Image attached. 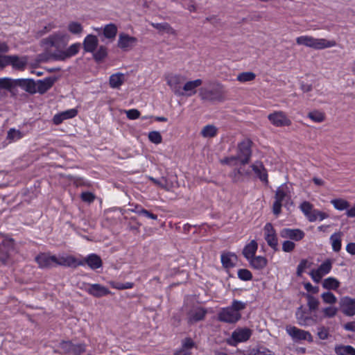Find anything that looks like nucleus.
<instances>
[{
    "label": "nucleus",
    "instance_id": "nucleus-43",
    "mask_svg": "<svg viewBox=\"0 0 355 355\" xmlns=\"http://www.w3.org/2000/svg\"><path fill=\"white\" fill-rule=\"evenodd\" d=\"M307 299V306L311 311H315L318 309L320 302L318 299L311 295L307 294L306 295Z\"/></svg>",
    "mask_w": 355,
    "mask_h": 355
},
{
    "label": "nucleus",
    "instance_id": "nucleus-12",
    "mask_svg": "<svg viewBox=\"0 0 355 355\" xmlns=\"http://www.w3.org/2000/svg\"><path fill=\"white\" fill-rule=\"evenodd\" d=\"M60 347L64 354L69 355H80L85 352L84 344H73L71 341H62Z\"/></svg>",
    "mask_w": 355,
    "mask_h": 355
},
{
    "label": "nucleus",
    "instance_id": "nucleus-51",
    "mask_svg": "<svg viewBox=\"0 0 355 355\" xmlns=\"http://www.w3.org/2000/svg\"><path fill=\"white\" fill-rule=\"evenodd\" d=\"M149 140L155 144H159L162 141L161 134L157 131H152L148 134Z\"/></svg>",
    "mask_w": 355,
    "mask_h": 355
},
{
    "label": "nucleus",
    "instance_id": "nucleus-27",
    "mask_svg": "<svg viewBox=\"0 0 355 355\" xmlns=\"http://www.w3.org/2000/svg\"><path fill=\"white\" fill-rule=\"evenodd\" d=\"M207 311L202 308H197L191 310L188 315L189 322L194 323L204 319Z\"/></svg>",
    "mask_w": 355,
    "mask_h": 355
},
{
    "label": "nucleus",
    "instance_id": "nucleus-63",
    "mask_svg": "<svg viewBox=\"0 0 355 355\" xmlns=\"http://www.w3.org/2000/svg\"><path fill=\"white\" fill-rule=\"evenodd\" d=\"M193 346L194 342L191 338H187L183 340L181 349L191 351Z\"/></svg>",
    "mask_w": 355,
    "mask_h": 355
},
{
    "label": "nucleus",
    "instance_id": "nucleus-9",
    "mask_svg": "<svg viewBox=\"0 0 355 355\" xmlns=\"http://www.w3.org/2000/svg\"><path fill=\"white\" fill-rule=\"evenodd\" d=\"M268 119L275 127H284L291 125V119L283 111H274L268 115Z\"/></svg>",
    "mask_w": 355,
    "mask_h": 355
},
{
    "label": "nucleus",
    "instance_id": "nucleus-62",
    "mask_svg": "<svg viewBox=\"0 0 355 355\" xmlns=\"http://www.w3.org/2000/svg\"><path fill=\"white\" fill-rule=\"evenodd\" d=\"M125 112L127 117L131 120L137 119L140 116V112L136 109L126 110Z\"/></svg>",
    "mask_w": 355,
    "mask_h": 355
},
{
    "label": "nucleus",
    "instance_id": "nucleus-48",
    "mask_svg": "<svg viewBox=\"0 0 355 355\" xmlns=\"http://www.w3.org/2000/svg\"><path fill=\"white\" fill-rule=\"evenodd\" d=\"M322 300L324 303L329 304H334L337 302V298L331 292H325L321 295Z\"/></svg>",
    "mask_w": 355,
    "mask_h": 355
},
{
    "label": "nucleus",
    "instance_id": "nucleus-26",
    "mask_svg": "<svg viewBox=\"0 0 355 355\" xmlns=\"http://www.w3.org/2000/svg\"><path fill=\"white\" fill-rule=\"evenodd\" d=\"M295 315L298 324L301 326L309 325L310 322L313 321L312 318L306 314V311L302 306H300L297 309Z\"/></svg>",
    "mask_w": 355,
    "mask_h": 355
},
{
    "label": "nucleus",
    "instance_id": "nucleus-41",
    "mask_svg": "<svg viewBox=\"0 0 355 355\" xmlns=\"http://www.w3.org/2000/svg\"><path fill=\"white\" fill-rule=\"evenodd\" d=\"M256 75L254 73L251 71H245L240 73L237 77L236 80L241 83H245L252 81L255 79Z\"/></svg>",
    "mask_w": 355,
    "mask_h": 355
},
{
    "label": "nucleus",
    "instance_id": "nucleus-16",
    "mask_svg": "<svg viewBox=\"0 0 355 355\" xmlns=\"http://www.w3.org/2000/svg\"><path fill=\"white\" fill-rule=\"evenodd\" d=\"M340 306L343 313L347 316L355 315V299L344 297L340 300Z\"/></svg>",
    "mask_w": 355,
    "mask_h": 355
},
{
    "label": "nucleus",
    "instance_id": "nucleus-59",
    "mask_svg": "<svg viewBox=\"0 0 355 355\" xmlns=\"http://www.w3.org/2000/svg\"><path fill=\"white\" fill-rule=\"evenodd\" d=\"M110 284L114 288L119 289V290H123V289H128L131 288L133 286V283L132 282H126L125 284L122 283H115V282H110Z\"/></svg>",
    "mask_w": 355,
    "mask_h": 355
},
{
    "label": "nucleus",
    "instance_id": "nucleus-47",
    "mask_svg": "<svg viewBox=\"0 0 355 355\" xmlns=\"http://www.w3.org/2000/svg\"><path fill=\"white\" fill-rule=\"evenodd\" d=\"M23 137V134L19 130L11 128L8 132L7 139L10 141H16L20 139Z\"/></svg>",
    "mask_w": 355,
    "mask_h": 355
},
{
    "label": "nucleus",
    "instance_id": "nucleus-13",
    "mask_svg": "<svg viewBox=\"0 0 355 355\" xmlns=\"http://www.w3.org/2000/svg\"><path fill=\"white\" fill-rule=\"evenodd\" d=\"M137 42V37L121 33L119 35L117 46L123 51H128L136 46Z\"/></svg>",
    "mask_w": 355,
    "mask_h": 355
},
{
    "label": "nucleus",
    "instance_id": "nucleus-33",
    "mask_svg": "<svg viewBox=\"0 0 355 355\" xmlns=\"http://www.w3.org/2000/svg\"><path fill=\"white\" fill-rule=\"evenodd\" d=\"M118 31L117 26L114 24H107L103 28L104 36L110 40H114Z\"/></svg>",
    "mask_w": 355,
    "mask_h": 355
},
{
    "label": "nucleus",
    "instance_id": "nucleus-32",
    "mask_svg": "<svg viewBox=\"0 0 355 355\" xmlns=\"http://www.w3.org/2000/svg\"><path fill=\"white\" fill-rule=\"evenodd\" d=\"M124 74L116 73L110 77V85L112 88H119L124 83Z\"/></svg>",
    "mask_w": 355,
    "mask_h": 355
},
{
    "label": "nucleus",
    "instance_id": "nucleus-10",
    "mask_svg": "<svg viewBox=\"0 0 355 355\" xmlns=\"http://www.w3.org/2000/svg\"><path fill=\"white\" fill-rule=\"evenodd\" d=\"M166 80L167 85L171 87L175 95H184V92L182 89V85L185 80V78L183 76L180 75L171 74L166 76Z\"/></svg>",
    "mask_w": 355,
    "mask_h": 355
},
{
    "label": "nucleus",
    "instance_id": "nucleus-38",
    "mask_svg": "<svg viewBox=\"0 0 355 355\" xmlns=\"http://www.w3.org/2000/svg\"><path fill=\"white\" fill-rule=\"evenodd\" d=\"M331 203L335 209L340 211L350 209L349 202L343 198L333 199L331 200Z\"/></svg>",
    "mask_w": 355,
    "mask_h": 355
},
{
    "label": "nucleus",
    "instance_id": "nucleus-17",
    "mask_svg": "<svg viewBox=\"0 0 355 355\" xmlns=\"http://www.w3.org/2000/svg\"><path fill=\"white\" fill-rule=\"evenodd\" d=\"M40 268H50L55 266V255H50L47 253H40L35 258Z\"/></svg>",
    "mask_w": 355,
    "mask_h": 355
},
{
    "label": "nucleus",
    "instance_id": "nucleus-20",
    "mask_svg": "<svg viewBox=\"0 0 355 355\" xmlns=\"http://www.w3.org/2000/svg\"><path fill=\"white\" fill-rule=\"evenodd\" d=\"M252 171L256 176L263 182L267 184L268 173L262 162L257 161L251 165Z\"/></svg>",
    "mask_w": 355,
    "mask_h": 355
},
{
    "label": "nucleus",
    "instance_id": "nucleus-18",
    "mask_svg": "<svg viewBox=\"0 0 355 355\" xmlns=\"http://www.w3.org/2000/svg\"><path fill=\"white\" fill-rule=\"evenodd\" d=\"M86 291L91 295L95 297H102L111 293L110 290L101 284H90Z\"/></svg>",
    "mask_w": 355,
    "mask_h": 355
},
{
    "label": "nucleus",
    "instance_id": "nucleus-55",
    "mask_svg": "<svg viewBox=\"0 0 355 355\" xmlns=\"http://www.w3.org/2000/svg\"><path fill=\"white\" fill-rule=\"evenodd\" d=\"M247 355H273V353L268 349L260 348L250 350Z\"/></svg>",
    "mask_w": 355,
    "mask_h": 355
},
{
    "label": "nucleus",
    "instance_id": "nucleus-14",
    "mask_svg": "<svg viewBox=\"0 0 355 355\" xmlns=\"http://www.w3.org/2000/svg\"><path fill=\"white\" fill-rule=\"evenodd\" d=\"M55 266H61L64 267L76 268L79 266H83V261H79L72 255H59L55 256Z\"/></svg>",
    "mask_w": 355,
    "mask_h": 355
},
{
    "label": "nucleus",
    "instance_id": "nucleus-52",
    "mask_svg": "<svg viewBox=\"0 0 355 355\" xmlns=\"http://www.w3.org/2000/svg\"><path fill=\"white\" fill-rule=\"evenodd\" d=\"M107 49L101 46L98 51L94 53V58L97 61H101L107 56Z\"/></svg>",
    "mask_w": 355,
    "mask_h": 355
},
{
    "label": "nucleus",
    "instance_id": "nucleus-11",
    "mask_svg": "<svg viewBox=\"0 0 355 355\" xmlns=\"http://www.w3.org/2000/svg\"><path fill=\"white\" fill-rule=\"evenodd\" d=\"M333 261L331 259L325 260L318 269L312 270L310 275L315 283H319L322 277L328 274L332 268Z\"/></svg>",
    "mask_w": 355,
    "mask_h": 355
},
{
    "label": "nucleus",
    "instance_id": "nucleus-39",
    "mask_svg": "<svg viewBox=\"0 0 355 355\" xmlns=\"http://www.w3.org/2000/svg\"><path fill=\"white\" fill-rule=\"evenodd\" d=\"M218 129L214 125H207L201 130V135L204 137H214L217 134Z\"/></svg>",
    "mask_w": 355,
    "mask_h": 355
},
{
    "label": "nucleus",
    "instance_id": "nucleus-44",
    "mask_svg": "<svg viewBox=\"0 0 355 355\" xmlns=\"http://www.w3.org/2000/svg\"><path fill=\"white\" fill-rule=\"evenodd\" d=\"M308 117L317 123L322 122L325 119L324 114L317 110L310 112L308 114Z\"/></svg>",
    "mask_w": 355,
    "mask_h": 355
},
{
    "label": "nucleus",
    "instance_id": "nucleus-36",
    "mask_svg": "<svg viewBox=\"0 0 355 355\" xmlns=\"http://www.w3.org/2000/svg\"><path fill=\"white\" fill-rule=\"evenodd\" d=\"M341 232H336L330 237L332 249L334 252H339L341 249Z\"/></svg>",
    "mask_w": 355,
    "mask_h": 355
},
{
    "label": "nucleus",
    "instance_id": "nucleus-25",
    "mask_svg": "<svg viewBox=\"0 0 355 355\" xmlns=\"http://www.w3.org/2000/svg\"><path fill=\"white\" fill-rule=\"evenodd\" d=\"M98 44V40L96 35H88L84 40L83 47L87 52H94Z\"/></svg>",
    "mask_w": 355,
    "mask_h": 355
},
{
    "label": "nucleus",
    "instance_id": "nucleus-56",
    "mask_svg": "<svg viewBox=\"0 0 355 355\" xmlns=\"http://www.w3.org/2000/svg\"><path fill=\"white\" fill-rule=\"evenodd\" d=\"M265 239L269 246L275 250H277L278 243L276 234L265 236Z\"/></svg>",
    "mask_w": 355,
    "mask_h": 355
},
{
    "label": "nucleus",
    "instance_id": "nucleus-45",
    "mask_svg": "<svg viewBox=\"0 0 355 355\" xmlns=\"http://www.w3.org/2000/svg\"><path fill=\"white\" fill-rule=\"evenodd\" d=\"M328 217L329 215L327 214L320 211L318 209H314L312 214L309 216V220L310 222H314L318 219H319L320 220H322Z\"/></svg>",
    "mask_w": 355,
    "mask_h": 355
},
{
    "label": "nucleus",
    "instance_id": "nucleus-64",
    "mask_svg": "<svg viewBox=\"0 0 355 355\" xmlns=\"http://www.w3.org/2000/svg\"><path fill=\"white\" fill-rule=\"evenodd\" d=\"M295 243L291 241H285L282 244V250L286 252H290L295 248Z\"/></svg>",
    "mask_w": 355,
    "mask_h": 355
},
{
    "label": "nucleus",
    "instance_id": "nucleus-21",
    "mask_svg": "<svg viewBox=\"0 0 355 355\" xmlns=\"http://www.w3.org/2000/svg\"><path fill=\"white\" fill-rule=\"evenodd\" d=\"M79 261H83L84 265L87 264L92 270H96L103 266L102 259L96 254H91Z\"/></svg>",
    "mask_w": 355,
    "mask_h": 355
},
{
    "label": "nucleus",
    "instance_id": "nucleus-30",
    "mask_svg": "<svg viewBox=\"0 0 355 355\" xmlns=\"http://www.w3.org/2000/svg\"><path fill=\"white\" fill-rule=\"evenodd\" d=\"M248 261L252 268L259 270L263 269L268 263L266 258L262 256H255Z\"/></svg>",
    "mask_w": 355,
    "mask_h": 355
},
{
    "label": "nucleus",
    "instance_id": "nucleus-60",
    "mask_svg": "<svg viewBox=\"0 0 355 355\" xmlns=\"http://www.w3.org/2000/svg\"><path fill=\"white\" fill-rule=\"evenodd\" d=\"M329 329L321 326L318 328V336L321 340H325L329 338Z\"/></svg>",
    "mask_w": 355,
    "mask_h": 355
},
{
    "label": "nucleus",
    "instance_id": "nucleus-31",
    "mask_svg": "<svg viewBox=\"0 0 355 355\" xmlns=\"http://www.w3.org/2000/svg\"><path fill=\"white\" fill-rule=\"evenodd\" d=\"M150 25L161 33H168V34L172 35H177L176 31L175 29H173V28L168 23H166V22H164V23L151 22Z\"/></svg>",
    "mask_w": 355,
    "mask_h": 355
},
{
    "label": "nucleus",
    "instance_id": "nucleus-42",
    "mask_svg": "<svg viewBox=\"0 0 355 355\" xmlns=\"http://www.w3.org/2000/svg\"><path fill=\"white\" fill-rule=\"evenodd\" d=\"M15 86H17L16 80H12L10 78H0L1 89H10Z\"/></svg>",
    "mask_w": 355,
    "mask_h": 355
},
{
    "label": "nucleus",
    "instance_id": "nucleus-22",
    "mask_svg": "<svg viewBox=\"0 0 355 355\" xmlns=\"http://www.w3.org/2000/svg\"><path fill=\"white\" fill-rule=\"evenodd\" d=\"M202 83L201 79L190 80L184 83L182 87V91L186 96H191L196 93V88L200 87Z\"/></svg>",
    "mask_w": 355,
    "mask_h": 355
},
{
    "label": "nucleus",
    "instance_id": "nucleus-19",
    "mask_svg": "<svg viewBox=\"0 0 355 355\" xmlns=\"http://www.w3.org/2000/svg\"><path fill=\"white\" fill-rule=\"evenodd\" d=\"M279 234L284 239H290L296 241L302 239L304 236V232L299 229L284 228Z\"/></svg>",
    "mask_w": 355,
    "mask_h": 355
},
{
    "label": "nucleus",
    "instance_id": "nucleus-4",
    "mask_svg": "<svg viewBox=\"0 0 355 355\" xmlns=\"http://www.w3.org/2000/svg\"><path fill=\"white\" fill-rule=\"evenodd\" d=\"M296 43L316 50L334 47L336 45L334 40H328L324 38H315L309 35H302L296 38Z\"/></svg>",
    "mask_w": 355,
    "mask_h": 355
},
{
    "label": "nucleus",
    "instance_id": "nucleus-29",
    "mask_svg": "<svg viewBox=\"0 0 355 355\" xmlns=\"http://www.w3.org/2000/svg\"><path fill=\"white\" fill-rule=\"evenodd\" d=\"M148 179L155 185L168 191L173 187V182L170 181L166 177H162L160 179H156L153 177H148Z\"/></svg>",
    "mask_w": 355,
    "mask_h": 355
},
{
    "label": "nucleus",
    "instance_id": "nucleus-2",
    "mask_svg": "<svg viewBox=\"0 0 355 355\" xmlns=\"http://www.w3.org/2000/svg\"><path fill=\"white\" fill-rule=\"evenodd\" d=\"M227 91L223 85L218 81L209 83V87H202L198 90V96L203 101L223 102L226 100Z\"/></svg>",
    "mask_w": 355,
    "mask_h": 355
},
{
    "label": "nucleus",
    "instance_id": "nucleus-54",
    "mask_svg": "<svg viewBox=\"0 0 355 355\" xmlns=\"http://www.w3.org/2000/svg\"><path fill=\"white\" fill-rule=\"evenodd\" d=\"M324 318H333L338 313V309L335 306H328L322 309Z\"/></svg>",
    "mask_w": 355,
    "mask_h": 355
},
{
    "label": "nucleus",
    "instance_id": "nucleus-3",
    "mask_svg": "<svg viewBox=\"0 0 355 355\" xmlns=\"http://www.w3.org/2000/svg\"><path fill=\"white\" fill-rule=\"evenodd\" d=\"M245 303L234 300L231 306L221 309L218 313V319L219 321L226 323H236L241 318L240 311L245 309Z\"/></svg>",
    "mask_w": 355,
    "mask_h": 355
},
{
    "label": "nucleus",
    "instance_id": "nucleus-37",
    "mask_svg": "<svg viewBox=\"0 0 355 355\" xmlns=\"http://www.w3.org/2000/svg\"><path fill=\"white\" fill-rule=\"evenodd\" d=\"M67 30L73 35H79L83 32V26L78 21H69L67 25Z\"/></svg>",
    "mask_w": 355,
    "mask_h": 355
},
{
    "label": "nucleus",
    "instance_id": "nucleus-40",
    "mask_svg": "<svg viewBox=\"0 0 355 355\" xmlns=\"http://www.w3.org/2000/svg\"><path fill=\"white\" fill-rule=\"evenodd\" d=\"M340 286V282L334 277H328L322 282V286L326 289L336 290Z\"/></svg>",
    "mask_w": 355,
    "mask_h": 355
},
{
    "label": "nucleus",
    "instance_id": "nucleus-23",
    "mask_svg": "<svg viewBox=\"0 0 355 355\" xmlns=\"http://www.w3.org/2000/svg\"><path fill=\"white\" fill-rule=\"evenodd\" d=\"M56 80L55 77H48L44 80H38L36 83L37 92L42 94H44L53 85Z\"/></svg>",
    "mask_w": 355,
    "mask_h": 355
},
{
    "label": "nucleus",
    "instance_id": "nucleus-61",
    "mask_svg": "<svg viewBox=\"0 0 355 355\" xmlns=\"http://www.w3.org/2000/svg\"><path fill=\"white\" fill-rule=\"evenodd\" d=\"M55 28V25L53 23H49L47 25H46L45 26H44L41 31H38L37 33V35L38 37H41L43 35L51 31Z\"/></svg>",
    "mask_w": 355,
    "mask_h": 355
},
{
    "label": "nucleus",
    "instance_id": "nucleus-34",
    "mask_svg": "<svg viewBox=\"0 0 355 355\" xmlns=\"http://www.w3.org/2000/svg\"><path fill=\"white\" fill-rule=\"evenodd\" d=\"M236 259V256L232 253H223L221 255V262L223 266L226 268H232L234 266V261Z\"/></svg>",
    "mask_w": 355,
    "mask_h": 355
},
{
    "label": "nucleus",
    "instance_id": "nucleus-6",
    "mask_svg": "<svg viewBox=\"0 0 355 355\" xmlns=\"http://www.w3.org/2000/svg\"><path fill=\"white\" fill-rule=\"evenodd\" d=\"M275 199L272 212L275 216H278L282 211V202L291 199L290 188L286 184H283L277 189Z\"/></svg>",
    "mask_w": 355,
    "mask_h": 355
},
{
    "label": "nucleus",
    "instance_id": "nucleus-46",
    "mask_svg": "<svg viewBox=\"0 0 355 355\" xmlns=\"http://www.w3.org/2000/svg\"><path fill=\"white\" fill-rule=\"evenodd\" d=\"M300 209L304 213V214L309 218V216L313 212V205L309 202L304 201L300 205Z\"/></svg>",
    "mask_w": 355,
    "mask_h": 355
},
{
    "label": "nucleus",
    "instance_id": "nucleus-49",
    "mask_svg": "<svg viewBox=\"0 0 355 355\" xmlns=\"http://www.w3.org/2000/svg\"><path fill=\"white\" fill-rule=\"evenodd\" d=\"M15 241L11 238L5 236L3 241L0 243V248H5L8 250H12L14 248Z\"/></svg>",
    "mask_w": 355,
    "mask_h": 355
},
{
    "label": "nucleus",
    "instance_id": "nucleus-35",
    "mask_svg": "<svg viewBox=\"0 0 355 355\" xmlns=\"http://www.w3.org/2000/svg\"><path fill=\"white\" fill-rule=\"evenodd\" d=\"M338 355H355V348L350 345H339L335 347Z\"/></svg>",
    "mask_w": 355,
    "mask_h": 355
},
{
    "label": "nucleus",
    "instance_id": "nucleus-24",
    "mask_svg": "<svg viewBox=\"0 0 355 355\" xmlns=\"http://www.w3.org/2000/svg\"><path fill=\"white\" fill-rule=\"evenodd\" d=\"M17 86L24 88L26 92L34 94L37 92L36 82L31 79H17Z\"/></svg>",
    "mask_w": 355,
    "mask_h": 355
},
{
    "label": "nucleus",
    "instance_id": "nucleus-58",
    "mask_svg": "<svg viewBox=\"0 0 355 355\" xmlns=\"http://www.w3.org/2000/svg\"><path fill=\"white\" fill-rule=\"evenodd\" d=\"M310 266V263L306 259H302L297 268V275L301 276L304 270Z\"/></svg>",
    "mask_w": 355,
    "mask_h": 355
},
{
    "label": "nucleus",
    "instance_id": "nucleus-7",
    "mask_svg": "<svg viewBox=\"0 0 355 355\" xmlns=\"http://www.w3.org/2000/svg\"><path fill=\"white\" fill-rule=\"evenodd\" d=\"M251 144V141L247 139L243 140L238 145L236 157L243 165L248 164L250 159L252 155Z\"/></svg>",
    "mask_w": 355,
    "mask_h": 355
},
{
    "label": "nucleus",
    "instance_id": "nucleus-1",
    "mask_svg": "<svg viewBox=\"0 0 355 355\" xmlns=\"http://www.w3.org/2000/svg\"><path fill=\"white\" fill-rule=\"evenodd\" d=\"M69 39L70 36L67 33L58 31L42 39L40 45L45 49L55 48V51L50 54V58L55 60L64 61L76 55L80 49V44L75 43L64 49Z\"/></svg>",
    "mask_w": 355,
    "mask_h": 355
},
{
    "label": "nucleus",
    "instance_id": "nucleus-5",
    "mask_svg": "<svg viewBox=\"0 0 355 355\" xmlns=\"http://www.w3.org/2000/svg\"><path fill=\"white\" fill-rule=\"evenodd\" d=\"M28 62L27 56H19L17 55H0V71L8 65L17 71H24Z\"/></svg>",
    "mask_w": 355,
    "mask_h": 355
},
{
    "label": "nucleus",
    "instance_id": "nucleus-50",
    "mask_svg": "<svg viewBox=\"0 0 355 355\" xmlns=\"http://www.w3.org/2000/svg\"><path fill=\"white\" fill-rule=\"evenodd\" d=\"M10 250H6L5 248H0V261L3 265H8L10 263Z\"/></svg>",
    "mask_w": 355,
    "mask_h": 355
},
{
    "label": "nucleus",
    "instance_id": "nucleus-57",
    "mask_svg": "<svg viewBox=\"0 0 355 355\" xmlns=\"http://www.w3.org/2000/svg\"><path fill=\"white\" fill-rule=\"evenodd\" d=\"M132 212H135V213L138 214L139 215H144L146 217L151 218L153 220H157V215L150 212L149 211H148V210H146V209H145L144 208H140L137 211L132 210Z\"/></svg>",
    "mask_w": 355,
    "mask_h": 355
},
{
    "label": "nucleus",
    "instance_id": "nucleus-28",
    "mask_svg": "<svg viewBox=\"0 0 355 355\" xmlns=\"http://www.w3.org/2000/svg\"><path fill=\"white\" fill-rule=\"evenodd\" d=\"M258 248V244L254 241H251L248 244H247L243 250V254L245 258L249 261L252 257H255V253Z\"/></svg>",
    "mask_w": 355,
    "mask_h": 355
},
{
    "label": "nucleus",
    "instance_id": "nucleus-53",
    "mask_svg": "<svg viewBox=\"0 0 355 355\" xmlns=\"http://www.w3.org/2000/svg\"><path fill=\"white\" fill-rule=\"evenodd\" d=\"M238 277L243 281H249L252 279L251 272L248 269H240L238 271Z\"/></svg>",
    "mask_w": 355,
    "mask_h": 355
},
{
    "label": "nucleus",
    "instance_id": "nucleus-15",
    "mask_svg": "<svg viewBox=\"0 0 355 355\" xmlns=\"http://www.w3.org/2000/svg\"><path fill=\"white\" fill-rule=\"evenodd\" d=\"M286 331L293 339L307 340L309 342L313 341L311 334L307 331L298 329L295 327L288 326L286 327Z\"/></svg>",
    "mask_w": 355,
    "mask_h": 355
},
{
    "label": "nucleus",
    "instance_id": "nucleus-8",
    "mask_svg": "<svg viewBox=\"0 0 355 355\" xmlns=\"http://www.w3.org/2000/svg\"><path fill=\"white\" fill-rule=\"evenodd\" d=\"M252 335V331L248 328H239L232 333V336L227 340V343L232 346L237 343L248 340Z\"/></svg>",
    "mask_w": 355,
    "mask_h": 355
}]
</instances>
